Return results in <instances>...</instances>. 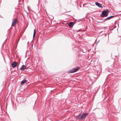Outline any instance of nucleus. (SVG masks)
I'll list each match as a JSON object with an SVG mask.
<instances>
[{
	"label": "nucleus",
	"instance_id": "f8f14e48",
	"mask_svg": "<svg viewBox=\"0 0 121 121\" xmlns=\"http://www.w3.org/2000/svg\"><path fill=\"white\" fill-rule=\"evenodd\" d=\"M26 69V66H24V70L25 69Z\"/></svg>",
	"mask_w": 121,
	"mask_h": 121
},
{
	"label": "nucleus",
	"instance_id": "423d86ee",
	"mask_svg": "<svg viewBox=\"0 0 121 121\" xmlns=\"http://www.w3.org/2000/svg\"><path fill=\"white\" fill-rule=\"evenodd\" d=\"M17 63L16 62H13L12 64V67L13 68H15L17 65Z\"/></svg>",
	"mask_w": 121,
	"mask_h": 121
},
{
	"label": "nucleus",
	"instance_id": "39448f33",
	"mask_svg": "<svg viewBox=\"0 0 121 121\" xmlns=\"http://www.w3.org/2000/svg\"><path fill=\"white\" fill-rule=\"evenodd\" d=\"M95 4L99 8H103V6H102V4L98 2H96Z\"/></svg>",
	"mask_w": 121,
	"mask_h": 121
},
{
	"label": "nucleus",
	"instance_id": "f257e3e1",
	"mask_svg": "<svg viewBox=\"0 0 121 121\" xmlns=\"http://www.w3.org/2000/svg\"><path fill=\"white\" fill-rule=\"evenodd\" d=\"M88 115V113H85L82 115H78L77 117V119L78 120H82L84 119Z\"/></svg>",
	"mask_w": 121,
	"mask_h": 121
},
{
	"label": "nucleus",
	"instance_id": "0eeeda50",
	"mask_svg": "<svg viewBox=\"0 0 121 121\" xmlns=\"http://www.w3.org/2000/svg\"><path fill=\"white\" fill-rule=\"evenodd\" d=\"M27 81L25 79H24L21 82V85H22L23 84L26 83V82Z\"/></svg>",
	"mask_w": 121,
	"mask_h": 121
},
{
	"label": "nucleus",
	"instance_id": "f03ea898",
	"mask_svg": "<svg viewBox=\"0 0 121 121\" xmlns=\"http://www.w3.org/2000/svg\"><path fill=\"white\" fill-rule=\"evenodd\" d=\"M108 11V10L103 11L102 14H101V17H104L107 16L108 14L107 13Z\"/></svg>",
	"mask_w": 121,
	"mask_h": 121
},
{
	"label": "nucleus",
	"instance_id": "ddd939ff",
	"mask_svg": "<svg viewBox=\"0 0 121 121\" xmlns=\"http://www.w3.org/2000/svg\"><path fill=\"white\" fill-rule=\"evenodd\" d=\"M53 18V16H52V18Z\"/></svg>",
	"mask_w": 121,
	"mask_h": 121
},
{
	"label": "nucleus",
	"instance_id": "9b49d317",
	"mask_svg": "<svg viewBox=\"0 0 121 121\" xmlns=\"http://www.w3.org/2000/svg\"><path fill=\"white\" fill-rule=\"evenodd\" d=\"M35 33H36L35 30L34 29V34H33V37H35Z\"/></svg>",
	"mask_w": 121,
	"mask_h": 121
},
{
	"label": "nucleus",
	"instance_id": "20e7f679",
	"mask_svg": "<svg viewBox=\"0 0 121 121\" xmlns=\"http://www.w3.org/2000/svg\"><path fill=\"white\" fill-rule=\"evenodd\" d=\"M17 21V19H14L12 22V26H14L16 24V23Z\"/></svg>",
	"mask_w": 121,
	"mask_h": 121
},
{
	"label": "nucleus",
	"instance_id": "7ed1b4c3",
	"mask_svg": "<svg viewBox=\"0 0 121 121\" xmlns=\"http://www.w3.org/2000/svg\"><path fill=\"white\" fill-rule=\"evenodd\" d=\"M79 69V67L75 68H74L70 70L69 71H68V72L69 73H74L77 71Z\"/></svg>",
	"mask_w": 121,
	"mask_h": 121
},
{
	"label": "nucleus",
	"instance_id": "9d476101",
	"mask_svg": "<svg viewBox=\"0 0 121 121\" xmlns=\"http://www.w3.org/2000/svg\"><path fill=\"white\" fill-rule=\"evenodd\" d=\"M24 65H22L20 68V70H24Z\"/></svg>",
	"mask_w": 121,
	"mask_h": 121
},
{
	"label": "nucleus",
	"instance_id": "6e6552de",
	"mask_svg": "<svg viewBox=\"0 0 121 121\" xmlns=\"http://www.w3.org/2000/svg\"><path fill=\"white\" fill-rule=\"evenodd\" d=\"M114 17V16H110L109 17H108L107 18H106L104 19V20H108L110 19H111V18H112V17Z\"/></svg>",
	"mask_w": 121,
	"mask_h": 121
},
{
	"label": "nucleus",
	"instance_id": "1a4fd4ad",
	"mask_svg": "<svg viewBox=\"0 0 121 121\" xmlns=\"http://www.w3.org/2000/svg\"><path fill=\"white\" fill-rule=\"evenodd\" d=\"M73 23L72 22H70L69 23L68 25L70 27H71L73 25Z\"/></svg>",
	"mask_w": 121,
	"mask_h": 121
}]
</instances>
